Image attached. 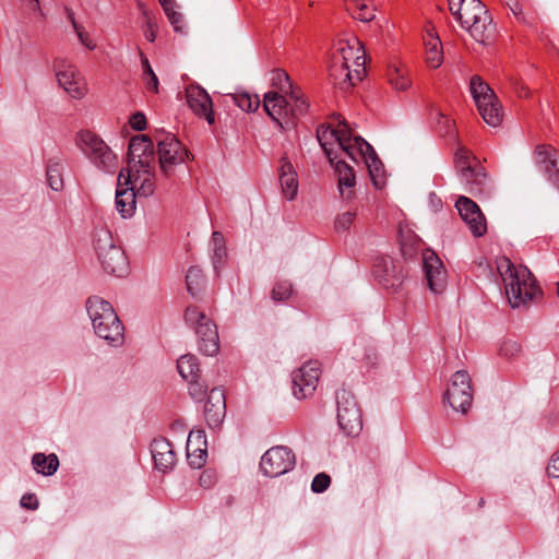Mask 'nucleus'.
<instances>
[{
	"label": "nucleus",
	"instance_id": "nucleus-46",
	"mask_svg": "<svg viewBox=\"0 0 559 559\" xmlns=\"http://www.w3.org/2000/svg\"><path fill=\"white\" fill-rule=\"evenodd\" d=\"M142 67H143V73L145 76H147L146 80V87L147 90L157 93L158 92V79L153 71L147 58L142 57Z\"/></svg>",
	"mask_w": 559,
	"mask_h": 559
},
{
	"label": "nucleus",
	"instance_id": "nucleus-34",
	"mask_svg": "<svg viewBox=\"0 0 559 559\" xmlns=\"http://www.w3.org/2000/svg\"><path fill=\"white\" fill-rule=\"evenodd\" d=\"M211 246L213 250L212 254V263L214 271L218 274L219 269L223 265V262L227 255L225 239L221 231H214L211 238Z\"/></svg>",
	"mask_w": 559,
	"mask_h": 559
},
{
	"label": "nucleus",
	"instance_id": "nucleus-32",
	"mask_svg": "<svg viewBox=\"0 0 559 559\" xmlns=\"http://www.w3.org/2000/svg\"><path fill=\"white\" fill-rule=\"evenodd\" d=\"M364 164L369 171L373 185L377 188H381L384 185V168L382 162L379 159L373 148L371 152L367 153V157L364 160Z\"/></svg>",
	"mask_w": 559,
	"mask_h": 559
},
{
	"label": "nucleus",
	"instance_id": "nucleus-7",
	"mask_svg": "<svg viewBox=\"0 0 559 559\" xmlns=\"http://www.w3.org/2000/svg\"><path fill=\"white\" fill-rule=\"evenodd\" d=\"M76 145L97 168L104 171H111L115 168L116 155L97 134L81 131L76 136Z\"/></svg>",
	"mask_w": 559,
	"mask_h": 559
},
{
	"label": "nucleus",
	"instance_id": "nucleus-60",
	"mask_svg": "<svg viewBox=\"0 0 559 559\" xmlns=\"http://www.w3.org/2000/svg\"><path fill=\"white\" fill-rule=\"evenodd\" d=\"M510 9L515 16H518L522 13V9H521L520 4L516 2L513 4H510Z\"/></svg>",
	"mask_w": 559,
	"mask_h": 559
},
{
	"label": "nucleus",
	"instance_id": "nucleus-1",
	"mask_svg": "<svg viewBox=\"0 0 559 559\" xmlns=\"http://www.w3.org/2000/svg\"><path fill=\"white\" fill-rule=\"evenodd\" d=\"M365 64V47L356 36L338 39L332 55L330 75L340 90L346 91L362 80Z\"/></svg>",
	"mask_w": 559,
	"mask_h": 559
},
{
	"label": "nucleus",
	"instance_id": "nucleus-61",
	"mask_svg": "<svg viewBox=\"0 0 559 559\" xmlns=\"http://www.w3.org/2000/svg\"><path fill=\"white\" fill-rule=\"evenodd\" d=\"M31 464L35 468V454H33L31 457Z\"/></svg>",
	"mask_w": 559,
	"mask_h": 559
},
{
	"label": "nucleus",
	"instance_id": "nucleus-47",
	"mask_svg": "<svg viewBox=\"0 0 559 559\" xmlns=\"http://www.w3.org/2000/svg\"><path fill=\"white\" fill-rule=\"evenodd\" d=\"M200 379L187 380L189 383V394L193 400L202 401L206 395L207 388L204 383L199 381Z\"/></svg>",
	"mask_w": 559,
	"mask_h": 559
},
{
	"label": "nucleus",
	"instance_id": "nucleus-41",
	"mask_svg": "<svg viewBox=\"0 0 559 559\" xmlns=\"http://www.w3.org/2000/svg\"><path fill=\"white\" fill-rule=\"evenodd\" d=\"M59 460L56 454L37 453V474L50 476L57 472Z\"/></svg>",
	"mask_w": 559,
	"mask_h": 559
},
{
	"label": "nucleus",
	"instance_id": "nucleus-40",
	"mask_svg": "<svg viewBox=\"0 0 559 559\" xmlns=\"http://www.w3.org/2000/svg\"><path fill=\"white\" fill-rule=\"evenodd\" d=\"M67 15L81 45H83L88 50L96 49V43L94 41L92 36L86 32L85 27L76 22L73 11L67 9Z\"/></svg>",
	"mask_w": 559,
	"mask_h": 559
},
{
	"label": "nucleus",
	"instance_id": "nucleus-36",
	"mask_svg": "<svg viewBox=\"0 0 559 559\" xmlns=\"http://www.w3.org/2000/svg\"><path fill=\"white\" fill-rule=\"evenodd\" d=\"M206 403L215 406V415L212 416L213 424H221L226 412L224 392L221 389H212Z\"/></svg>",
	"mask_w": 559,
	"mask_h": 559
},
{
	"label": "nucleus",
	"instance_id": "nucleus-37",
	"mask_svg": "<svg viewBox=\"0 0 559 559\" xmlns=\"http://www.w3.org/2000/svg\"><path fill=\"white\" fill-rule=\"evenodd\" d=\"M471 152L465 147H459L454 156L455 169L460 179H468L473 176V167L469 164Z\"/></svg>",
	"mask_w": 559,
	"mask_h": 559
},
{
	"label": "nucleus",
	"instance_id": "nucleus-10",
	"mask_svg": "<svg viewBox=\"0 0 559 559\" xmlns=\"http://www.w3.org/2000/svg\"><path fill=\"white\" fill-rule=\"evenodd\" d=\"M159 169L163 176L170 178L177 166L182 165L190 157V153L173 134H166L157 141Z\"/></svg>",
	"mask_w": 559,
	"mask_h": 559
},
{
	"label": "nucleus",
	"instance_id": "nucleus-31",
	"mask_svg": "<svg viewBox=\"0 0 559 559\" xmlns=\"http://www.w3.org/2000/svg\"><path fill=\"white\" fill-rule=\"evenodd\" d=\"M177 370L185 381L200 379L201 370L199 361L192 354H186L179 357L177 360Z\"/></svg>",
	"mask_w": 559,
	"mask_h": 559
},
{
	"label": "nucleus",
	"instance_id": "nucleus-57",
	"mask_svg": "<svg viewBox=\"0 0 559 559\" xmlns=\"http://www.w3.org/2000/svg\"><path fill=\"white\" fill-rule=\"evenodd\" d=\"M34 1L35 0H16V3L22 9L34 10Z\"/></svg>",
	"mask_w": 559,
	"mask_h": 559
},
{
	"label": "nucleus",
	"instance_id": "nucleus-39",
	"mask_svg": "<svg viewBox=\"0 0 559 559\" xmlns=\"http://www.w3.org/2000/svg\"><path fill=\"white\" fill-rule=\"evenodd\" d=\"M187 289L191 296L197 297L204 287V276L200 267L191 266L186 275Z\"/></svg>",
	"mask_w": 559,
	"mask_h": 559
},
{
	"label": "nucleus",
	"instance_id": "nucleus-17",
	"mask_svg": "<svg viewBox=\"0 0 559 559\" xmlns=\"http://www.w3.org/2000/svg\"><path fill=\"white\" fill-rule=\"evenodd\" d=\"M469 90L484 121L490 127H497V114L495 112L492 115H489L486 111L488 105L492 106V102H495L496 97V94L493 93L491 87L487 83H485L480 79V76L474 75L471 79Z\"/></svg>",
	"mask_w": 559,
	"mask_h": 559
},
{
	"label": "nucleus",
	"instance_id": "nucleus-58",
	"mask_svg": "<svg viewBox=\"0 0 559 559\" xmlns=\"http://www.w3.org/2000/svg\"><path fill=\"white\" fill-rule=\"evenodd\" d=\"M164 11H169L171 5H175V0H158Z\"/></svg>",
	"mask_w": 559,
	"mask_h": 559
},
{
	"label": "nucleus",
	"instance_id": "nucleus-12",
	"mask_svg": "<svg viewBox=\"0 0 559 559\" xmlns=\"http://www.w3.org/2000/svg\"><path fill=\"white\" fill-rule=\"evenodd\" d=\"M296 464L294 452L284 445L269 449L261 457L260 468L265 476L278 477L292 471Z\"/></svg>",
	"mask_w": 559,
	"mask_h": 559
},
{
	"label": "nucleus",
	"instance_id": "nucleus-2",
	"mask_svg": "<svg viewBox=\"0 0 559 559\" xmlns=\"http://www.w3.org/2000/svg\"><path fill=\"white\" fill-rule=\"evenodd\" d=\"M337 127L321 126L317 130V139L328 156L331 165L338 178V189L342 195H346L345 189H350L355 186L356 178L353 166H350L345 159H338V150L341 142L345 139L348 133L349 126L338 116Z\"/></svg>",
	"mask_w": 559,
	"mask_h": 559
},
{
	"label": "nucleus",
	"instance_id": "nucleus-53",
	"mask_svg": "<svg viewBox=\"0 0 559 559\" xmlns=\"http://www.w3.org/2000/svg\"><path fill=\"white\" fill-rule=\"evenodd\" d=\"M547 474L550 477H559V451H556L551 455L547 466Z\"/></svg>",
	"mask_w": 559,
	"mask_h": 559
},
{
	"label": "nucleus",
	"instance_id": "nucleus-13",
	"mask_svg": "<svg viewBox=\"0 0 559 559\" xmlns=\"http://www.w3.org/2000/svg\"><path fill=\"white\" fill-rule=\"evenodd\" d=\"M445 401L453 411L465 414L473 401L471 378L465 370L452 376L451 384L445 392Z\"/></svg>",
	"mask_w": 559,
	"mask_h": 559
},
{
	"label": "nucleus",
	"instance_id": "nucleus-3",
	"mask_svg": "<svg viewBox=\"0 0 559 559\" xmlns=\"http://www.w3.org/2000/svg\"><path fill=\"white\" fill-rule=\"evenodd\" d=\"M449 8L476 41L485 44L492 37V19L480 0H449Z\"/></svg>",
	"mask_w": 559,
	"mask_h": 559
},
{
	"label": "nucleus",
	"instance_id": "nucleus-18",
	"mask_svg": "<svg viewBox=\"0 0 559 559\" xmlns=\"http://www.w3.org/2000/svg\"><path fill=\"white\" fill-rule=\"evenodd\" d=\"M455 207L474 237H481L486 234V218L473 200L462 195L456 200Z\"/></svg>",
	"mask_w": 559,
	"mask_h": 559
},
{
	"label": "nucleus",
	"instance_id": "nucleus-52",
	"mask_svg": "<svg viewBox=\"0 0 559 559\" xmlns=\"http://www.w3.org/2000/svg\"><path fill=\"white\" fill-rule=\"evenodd\" d=\"M130 126L136 131H142L146 128V118L142 112H135L130 118Z\"/></svg>",
	"mask_w": 559,
	"mask_h": 559
},
{
	"label": "nucleus",
	"instance_id": "nucleus-14",
	"mask_svg": "<svg viewBox=\"0 0 559 559\" xmlns=\"http://www.w3.org/2000/svg\"><path fill=\"white\" fill-rule=\"evenodd\" d=\"M155 163L148 164V167L127 166L119 174V182L123 179L127 186L134 188V192L140 197H150L155 191Z\"/></svg>",
	"mask_w": 559,
	"mask_h": 559
},
{
	"label": "nucleus",
	"instance_id": "nucleus-30",
	"mask_svg": "<svg viewBox=\"0 0 559 559\" xmlns=\"http://www.w3.org/2000/svg\"><path fill=\"white\" fill-rule=\"evenodd\" d=\"M62 170L63 164L59 157H52L48 160L46 167V181L53 191H61L63 189Z\"/></svg>",
	"mask_w": 559,
	"mask_h": 559
},
{
	"label": "nucleus",
	"instance_id": "nucleus-25",
	"mask_svg": "<svg viewBox=\"0 0 559 559\" xmlns=\"http://www.w3.org/2000/svg\"><path fill=\"white\" fill-rule=\"evenodd\" d=\"M151 453L155 467L158 471L166 473L175 466L176 453L170 442L165 438H157L153 440L151 444Z\"/></svg>",
	"mask_w": 559,
	"mask_h": 559
},
{
	"label": "nucleus",
	"instance_id": "nucleus-49",
	"mask_svg": "<svg viewBox=\"0 0 559 559\" xmlns=\"http://www.w3.org/2000/svg\"><path fill=\"white\" fill-rule=\"evenodd\" d=\"M143 14H144V17H145V31H144V36L145 38L153 43L156 38V35H157V24H156V21L154 19V16L143 10Z\"/></svg>",
	"mask_w": 559,
	"mask_h": 559
},
{
	"label": "nucleus",
	"instance_id": "nucleus-9",
	"mask_svg": "<svg viewBox=\"0 0 559 559\" xmlns=\"http://www.w3.org/2000/svg\"><path fill=\"white\" fill-rule=\"evenodd\" d=\"M337 423L347 436H357L362 429L361 413L355 396L348 390L336 393Z\"/></svg>",
	"mask_w": 559,
	"mask_h": 559
},
{
	"label": "nucleus",
	"instance_id": "nucleus-20",
	"mask_svg": "<svg viewBox=\"0 0 559 559\" xmlns=\"http://www.w3.org/2000/svg\"><path fill=\"white\" fill-rule=\"evenodd\" d=\"M263 107L266 114L277 122L282 129L290 127L289 100L277 92H269L264 95Z\"/></svg>",
	"mask_w": 559,
	"mask_h": 559
},
{
	"label": "nucleus",
	"instance_id": "nucleus-28",
	"mask_svg": "<svg viewBox=\"0 0 559 559\" xmlns=\"http://www.w3.org/2000/svg\"><path fill=\"white\" fill-rule=\"evenodd\" d=\"M136 193L134 188H118L116 191V209L123 218L131 217L135 211V198Z\"/></svg>",
	"mask_w": 559,
	"mask_h": 559
},
{
	"label": "nucleus",
	"instance_id": "nucleus-45",
	"mask_svg": "<svg viewBox=\"0 0 559 559\" xmlns=\"http://www.w3.org/2000/svg\"><path fill=\"white\" fill-rule=\"evenodd\" d=\"M522 353V345L514 340H507L500 347V355L507 359H514Z\"/></svg>",
	"mask_w": 559,
	"mask_h": 559
},
{
	"label": "nucleus",
	"instance_id": "nucleus-23",
	"mask_svg": "<svg viewBox=\"0 0 559 559\" xmlns=\"http://www.w3.org/2000/svg\"><path fill=\"white\" fill-rule=\"evenodd\" d=\"M372 148L361 136L354 135L349 129L343 142H341L338 159H344L342 156L345 155L355 164L364 163L367 153L371 152Z\"/></svg>",
	"mask_w": 559,
	"mask_h": 559
},
{
	"label": "nucleus",
	"instance_id": "nucleus-22",
	"mask_svg": "<svg viewBox=\"0 0 559 559\" xmlns=\"http://www.w3.org/2000/svg\"><path fill=\"white\" fill-rule=\"evenodd\" d=\"M186 96L192 111L200 117H204L210 124H213L215 119L212 99L206 91L200 86H190L186 91Z\"/></svg>",
	"mask_w": 559,
	"mask_h": 559
},
{
	"label": "nucleus",
	"instance_id": "nucleus-21",
	"mask_svg": "<svg viewBox=\"0 0 559 559\" xmlns=\"http://www.w3.org/2000/svg\"><path fill=\"white\" fill-rule=\"evenodd\" d=\"M423 263L430 290L435 294L442 293L447 275L441 260L435 252L428 251L424 254Z\"/></svg>",
	"mask_w": 559,
	"mask_h": 559
},
{
	"label": "nucleus",
	"instance_id": "nucleus-55",
	"mask_svg": "<svg viewBox=\"0 0 559 559\" xmlns=\"http://www.w3.org/2000/svg\"><path fill=\"white\" fill-rule=\"evenodd\" d=\"M33 493H26L21 498L20 504L22 508L28 509V510H35V502Z\"/></svg>",
	"mask_w": 559,
	"mask_h": 559
},
{
	"label": "nucleus",
	"instance_id": "nucleus-4",
	"mask_svg": "<svg viewBox=\"0 0 559 559\" xmlns=\"http://www.w3.org/2000/svg\"><path fill=\"white\" fill-rule=\"evenodd\" d=\"M498 270L504 283L506 294L512 308L526 306L539 293L533 274L525 266H514L512 262L504 258L500 262Z\"/></svg>",
	"mask_w": 559,
	"mask_h": 559
},
{
	"label": "nucleus",
	"instance_id": "nucleus-38",
	"mask_svg": "<svg viewBox=\"0 0 559 559\" xmlns=\"http://www.w3.org/2000/svg\"><path fill=\"white\" fill-rule=\"evenodd\" d=\"M390 85L399 92L406 91L411 86L408 72L403 67H393L388 73Z\"/></svg>",
	"mask_w": 559,
	"mask_h": 559
},
{
	"label": "nucleus",
	"instance_id": "nucleus-54",
	"mask_svg": "<svg viewBox=\"0 0 559 559\" xmlns=\"http://www.w3.org/2000/svg\"><path fill=\"white\" fill-rule=\"evenodd\" d=\"M486 111L489 115H492L495 112L497 114V117H498L497 127H498L502 121V111H501V104L497 96L495 97V102H492V106L488 105V108H486Z\"/></svg>",
	"mask_w": 559,
	"mask_h": 559
},
{
	"label": "nucleus",
	"instance_id": "nucleus-50",
	"mask_svg": "<svg viewBox=\"0 0 559 559\" xmlns=\"http://www.w3.org/2000/svg\"><path fill=\"white\" fill-rule=\"evenodd\" d=\"M355 218L354 212H345L340 214L335 219V229L337 231H346L352 226Z\"/></svg>",
	"mask_w": 559,
	"mask_h": 559
},
{
	"label": "nucleus",
	"instance_id": "nucleus-19",
	"mask_svg": "<svg viewBox=\"0 0 559 559\" xmlns=\"http://www.w3.org/2000/svg\"><path fill=\"white\" fill-rule=\"evenodd\" d=\"M155 163L154 147L147 135H135L131 138L128 152V165L133 167H148Z\"/></svg>",
	"mask_w": 559,
	"mask_h": 559
},
{
	"label": "nucleus",
	"instance_id": "nucleus-26",
	"mask_svg": "<svg viewBox=\"0 0 559 559\" xmlns=\"http://www.w3.org/2000/svg\"><path fill=\"white\" fill-rule=\"evenodd\" d=\"M278 177L284 197L289 201L294 200L297 195L299 183L297 173L286 156H283L280 160Z\"/></svg>",
	"mask_w": 559,
	"mask_h": 559
},
{
	"label": "nucleus",
	"instance_id": "nucleus-5",
	"mask_svg": "<svg viewBox=\"0 0 559 559\" xmlns=\"http://www.w3.org/2000/svg\"><path fill=\"white\" fill-rule=\"evenodd\" d=\"M86 311L97 336L109 344L119 345L122 343L123 325L108 301L92 296L86 300Z\"/></svg>",
	"mask_w": 559,
	"mask_h": 559
},
{
	"label": "nucleus",
	"instance_id": "nucleus-51",
	"mask_svg": "<svg viewBox=\"0 0 559 559\" xmlns=\"http://www.w3.org/2000/svg\"><path fill=\"white\" fill-rule=\"evenodd\" d=\"M330 483H331L330 476L325 473H320L314 476V478L311 483V489H312V491L318 492V493L323 492L328 489V487L330 486Z\"/></svg>",
	"mask_w": 559,
	"mask_h": 559
},
{
	"label": "nucleus",
	"instance_id": "nucleus-44",
	"mask_svg": "<svg viewBox=\"0 0 559 559\" xmlns=\"http://www.w3.org/2000/svg\"><path fill=\"white\" fill-rule=\"evenodd\" d=\"M293 293V286L289 282L283 281L274 285L271 297L274 301L287 300Z\"/></svg>",
	"mask_w": 559,
	"mask_h": 559
},
{
	"label": "nucleus",
	"instance_id": "nucleus-27",
	"mask_svg": "<svg viewBox=\"0 0 559 559\" xmlns=\"http://www.w3.org/2000/svg\"><path fill=\"white\" fill-rule=\"evenodd\" d=\"M460 181L464 185L465 191L475 197H486L490 192V182L483 168H474L473 176L468 179H460Z\"/></svg>",
	"mask_w": 559,
	"mask_h": 559
},
{
	"label": "nucleus",
	"instance_id": "nucleus-42",
	"mask_svg": "<svg viewBox=\"0 0 559 559\" xmlns=\"http://www.w3.org/2000/svg\"><path fill=\"white\" fill-rule=\"evenodd\" d=\"M231 98L235 105L245 111H255L260 106L259 96L251 95L248 92L233 94Z\"/></svg>",
	"mask_w": 559,
	"mask_h": 559
},
{
	"label": "nucleus",
	"instance_id": "nucleus-43",
	"mask_svg": "<svg viewBox=\"0 0 559 559\" xmlns=\"http://www.w3.org/2000/svg\"><path fill=\"white\" fill-rule=\"evenodd\" d=\"M273 85L281 92L286 95L289 94L292 90L295 88L288 74L283 70H276L273 74Z\"/></svg>",
	"mask_w": 559,
	"mask_h": 559
},
{
	"label": "nucleus",
	"instance_id": "nucleus-56",
	"mask_svg": "<svg viewBox=\"0 0 559 559\" xmlns=\"http://www.w3.org/2000/svg\"><path fill=\"white\" fill-rule=\"evenodd\" d=\"M204 412H205V417H206L207 424L211 428H216L221 425V424H213V421H212V416L215 415V406H211L210 404L205 403Z\"/></svg>",
	"mask_w": 559,
	"mask_h": 559
},
{
	"label": "nucleus",
	"instance_id": "nucleus-33",
	"mask_svg": "<svg viewBox=\"0 0 559 559\" xmlns=\"http://www.w3.org/2000/svg\"><path fill=\"white\" fill-rule=\"evenodd\" d=\"M193 438L197 439V442H200L203 439V432L200 430L190 432L187 442L188 462L192 467L200 468L205 462L206 451L199 448L192 450Z\"/></svg>",
	"mask_w": 559,
	"mask_h": 559
},
{
	"label": "nucleus",
	"instance_id": "nucleus-8",
	"mask_svg": "<svg viewBox=\"0 0 559 559\" xmlns=\"http://www.w3.org/2000/svg\"><path fill=\"white\" fill-rule=\"evenodd\" d=\"M187 323L193 325L199 337V349L207 355L213 356L219 349V341L217 328L204 312L198 310L197 307H188L185 314Z\"/></svg>",
	"mask_w": 559,
	"mask_h": 559
},
{
	"label": "nucleus",
	"instance_id": "nucleus-59",
	"mask_svg": "<svg viewBox=\"0 0 559 559\" xmlns=\"http://www.w3.org/2000/svg\"><path fill=\"white\" fill-rule=\"evenodd\" d=\"M200 484H201V486H210L211 485V476L206 473H203L200 476Z\"/></svg>",
	"mask_w": 559,
	"mask_h": 559
},
{
	"label": "nucleus",
	"instance_id": "nucleus-35",
	"mask_svg": "<svg viewBox=\"0 0 559 559\" xmlns=\"http://www.w3.org/2000/svg\"><path fill=\"white\" fill-rule=\"evenodd\" d=\"M287 96L289 100V120L292 127L294 126L295 118L307 112L308 103L301 91L297 87L292 90Z\"/></svg>",
	"mask_w": 559,
	"mask_h": 559
},
{
	"label": "nucleus",
	"instance_id": "nucleus-29",
	"mask_svg": "<svg viewBox=\"0 0 559 559\" xmlns=\"http://www.w3.org/2000/svg\"><path fill=\"white\" fill-rule=\"evenodd\" d=\"M425 46L426 61L428 66L432 69L439 68L443 61V51L440 38L431 32H428L425 36Z\"/></svg>",
	"mask_w": 559,
	"mask_h": 559
},
{
	"label": "nucleus",
	"instance_id": "nucleus-6",
	"mask_svg": "<svg viewBox=\"0 0 559 559\" xmlns=\"http://www.w3.org/2000/svg\"><path fill=\"white\" fill-rule=\"evenodd\" d=\"M94 248L103 269L116 276L127 273L128 262L122 249L115 243L112 235L107 229L95 234Z\"/></svg>",
	"mask_w": 559,
	"mask_h": 559
},
{
	"label": "nucleus",
	"instance_id": "nucleus-11",
	"mask_svg": "<svg viewBox=\"0 0 559 559\" xmlns=\"http://www.w3.org/2000/svg\"><path fill=\"white\" fill-rule=\"evenodd\" d=\"M58 85L73 99H82L88 92L87 82L79 69L66 59L53 63Z\"/></svg>",
	"mask_w": 559,
	"mask_h": 559
},
{
	"label": "nucleus",
	"instance_id": "nucleus-16",
	"mask_svg": "<svg viewBox=\"0 0 559 559\" xmlns=\"http://www.w3.org/2000/svg\"><path fill=\"white\" fill-rule=\"evenodd\" d=\"M534 159L539 171L559 190V151L551 145H537Z\"/></svg>",
	"mask_w": 559,
	"mask_h": 559
},
{
	"label": "nucleus",
	"instance_id": "nucleus-15",
	"mask_svg": "<svg viewBox=\"0 0 559 559\" xmlns=\"http://www.w3.org/2000/svg\"><path fill=\"white\" fill-rule=\"evenodd\" d=\"M321 376V365L317 360L305 362L293 372V393L297 399H306L316 391Z\"/></svg>",
	"mask_w": 559,
	"mask_h": 559
},
{
	"label": "nucleus",
	"instance_id": "nucleus-24",
	"mask_svg": "<svg viewBox=\"0 0 559 559\" xmlns=\"http://www.w3.org/2000/svg\"><path fill=\"white\" fill-rule=\"evenodd\" d=\"M374 272L385 287L396 288L404 280L402 265L392 258L385 257L376 264Z\"/></svg>",
	"mask_w": 559,
	"mask_h": 559
},
{
	"label": "nucleus",
	"instance_id": "nucleus-48",
	"mask_svg": "<svg viewBox=\"0 0 559 559\" xmlns=\"http://www.w3.org/2000/svg\"><path fill=\"white\" fill-rule=\"evenodd\" d=\"M166 16L168 17L170 24L174 27V31L177 33H183L185 23L183 16L181 13L176 11V4L169 8V11H164Z\"/></svg>",
	"mask_w": 559,
	"mask_h": 559
}]
</instances>
